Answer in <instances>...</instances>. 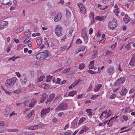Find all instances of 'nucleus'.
<instances>
[{
  "instance_id": "obj_1",
  "label": "nucleus",
  "mask_w": 135,
  "mask_h": 135,
  "mask_svg": "<svg viewBox=\"0 0 135 135\" xmlns=\"http://www.w3.org/2000/svg\"><path fill=\"white\" fill-rule=\"evenodd\" d=\"M18 80L16 77H14L10 79L7 80L5 83L6 86L8 88H11L15 85Z\"/></svg>"
},
{
  "instance_id": "obj_2",
  "label": "nucleus",
  "mask_w": 135,
  "mask_h": 135,
  "mask_svg": "<svg viewBox=\"0 0 135 135\" xmlns=\"http://www.w3.org/2000/svg\"><path fill=\"white\" fill-rule=\"evenodd\" d=\"M49 52L47 50H44L43 52H41L36 55V58L38 59L43 60L49 56Z\"/></svg>"
},
{
  "instance_id": "obj_3",
  "label": "nucleus",
  "mask_w": 135,
  "mask_h": 135,
  "mask_svg": "<svg viewBox=\"0 0 135 135\" xmlns=\"http://www.w3.org/2000/svg\"><path fill=\"white\" fill-rule=\"evenodd\" d=\"M55 27V33L57 36H61L62 35V27L59 25H56Z\"/></svg>"
},
{
  "instance_id": "obj_4",
  "label": "nucleus",
  "mask_w": 135,
  "mask_h": 135,
  "mask_svg": "<svg viewBox=\"0 0 135 135\" xmlns=\"http://www.w3.org/2000/svg\"><path fill=\"white\" fill-rule=\"evenodd\" d=\"M108 26L112 29H115L117 26V22L116 20L114 18L112 21L109 23Z\"/></svg>"
},
{
  "instance_id": "obj_5",
  "label": "nucleus",
  "mask_w": 135,
  "mask_h": 135,
  "mask_svg": "<svg viewBox=\"0 0 135 135\" xmlns=\"http://www.w3.org/2000/svg\"><path fill=\"white\" fill-rule=\"evenodd\" d=\"M68 106V105L66 103H63L59 105L56 108V110L57 111L65 110L67 108Z\"/></svg>"
},
{
  "instance_id": "obj_6",
  "label": "nucleus",
  "mask_w": 135,
  "mask_h": 135,
  "mask_svg": "<svg viewBox=\"0 0 135 135\" xmlns=\"http://www.w3.org/2000/svg\"><path fill=\"white\" fill-rule=\"evenodd\" d=\"M81 35L82 37L83 38L85 44L87 43L88 41V37L87 34L84 28L83 29L81 32Z\"/></svg>"
},
{
  "instance_id": "obj_7",
  "label": "nucleus",
  "mask_w": 135,
  "mask_h": 135,
  "mask_svg": "<svg viewBox=\"0 0 135 135\" xmlns=\"http://www.w3.org/2000/svg\"><path fill=\"white\" fill-rule=\"evenodd\" d=\"M125 81V78H120V79L116 81L115 83V85L116 86H120L124 83Z\"/></svg>"
},
{
  "instance_id": "obj_8",
  "label": "nucleus",
  "mask_w": 135,
  "mask_h": 135,
  "mask_svg": "<svg viewBox=\"0 0 135 135\" xmlns=\"http://www.w3.org/2000/svg\"><path fill=\"white\" fill-rule=\"evenodd\" d=\"M77 5L79 7L80 11L82 13L84 14L86 13V9L82 4L79 3H78Z\"/></svg>"
},
{
  "instance_id": "obj_9",
  "label": "nucleus",
  "mask_w": 135,
  "mask_h": 135,
  "mask_svg": "<svg viewBox=\"0 0 135 135\" xmlns=\"http://www.w3.org/2000/svg\"><path fill=\"white\" fill-rule=\"evenodd\" d=\"M8 22L4 21L2 22L0 24V30H3L7 27L8 26Z\"/></svg>"
},
{
  "instance_id": "obj_10",
  "label": "nucleus",
  "mask_w": 135,
  "mask_h": 135,
  "mask_svg": "<svg viewBox=\"0 0 135 135\" xmlns=\"http://www.w3.org/2000/svg\"><path fill=\"white\" fill-rule=\"evenodd\" d=\"M127 92V89L124 87H123L120 92V95L125 96Z\"/></svg>"
},
{
  "instance_id": "obj_11",
  "label": "nucleus",
  "mask_w": 135,
  "mask_h": 135,
  "mask_svg": "<svg viewBox=\"0 0 135 135\" xmlns=\"http://www.w3.org/2000/svg\"><path fill=\"white\" fill-rule=\"evenodd\" d=\"M107 72L110 75H112L114 72V68L113 66H109L107 69Z\"/></svg>"
},
{
  "instance_id": "obj_12",
  "label": "nucleus",
  "mask_w": 135,
  "mask_h": 135,
  "mask_svg": "<svg viewBox=\"0 0 135 135\" xmlns=\"http://www.w3.org/2000/svg\"><path fill=\"white\" fill-rule=\"evenodd\" d=\"M123 21L126 23H128L130 21L131 18L128 17V15L126 14L123 19Z\"/></svg>"
},
{
  "instance_id": "obj_13",
  "label": "nucleus",
  "mask_w": 135,
  "mask_h": 135,
  "mask_svg": "<svg viewBox=\"0 0 135 135\" xmlns=\"http://www.w3.org/2000/svg\"><path fill=\"white\" fill-rule=\"evenodd\" d=\"M62 17V15L61 13H59L56 16L54 19V21L55 22H57L61 20Z\"/></svg>"
},
{
  "instance_id": "obj_14",
  "label": "nucleus",
  "mask_w": 135,
  "mask_h": 135,
  "mask_svg": "<svg viewBox=\"0 0 135 135\" xmlns=\"http://www.w3.org/2000/svg\"><path fill=\"white\" fill-rule=\"evenodd\" d=\"M50 111V109L47 108V109H43L41 111V116L43 117L44 115L49 113Z\"/></svg>"
},
{
  "instance_id": "obj_15",
  "label": "nucleus",
  "mask_w": 135,
  "mask_h": 135,
  "mask_svg": "<svg viewBox=\"0 0 135 135\" xmlns=\"http://www.w3.org/2000/svg\"><path fill=\"white\" fill-rule=\"evenodd\" d=\"M129 64L131 65H135V54L133 55Z\"/></svg>"
},
{
  "instance_id": "obj_16",
  "label": "nucleus",
  "mask_w": 135,
  "mask_h": 135,
  "mask_svg": "<svg viewBox=\"0 0 135 135\" xmlns=\"http://www.w3.org/2000/svg\"><path fill=\"white\" fill-rule=\"evenodd\" d=\"M55 97V95L54 94H51L49 96V99L47 100L46 103L49 104V102H50L53 100Z\"/></svg>"
},
{
  "instance_id": "obj_17",
  "label": "nucleus",
  "mask_w": 135,
  "mask_h": 135,
  "mask_svg": "<svg viewBox=\"0 0 135 135\" xmlns=\"http://www.w3.org/2000/svg\"><path fill=\"white\" fill-rule=\"evenodd\" d=\"M77 93V91H71L69 92L68 95H65L64 97H68V96L70 97H73Z\"/></svg>"
},
{
  "instance_id": "obj_18",
  "label": "nucleus",
  "mask_w": 135,
  "mask_h": 135,
  "mask_svg": "<svg viewBox=\"0 0 135 135\" xmlns=\"http://www.w3.org/2000/svg\"><path fill=\"white\" fill-rule=\"evenodd\" d=\"M47 95L45 93H44L42 95L41 98V103H43L44 102L46 98L47 97Z\"/></svg>"
},
{
  "instance_id": "obj_19",
  "label": "nucleus",
  "mask_w": 135,
  "mask_h": 135,
  "mask_svg": "<svg viewBox=\"0 0 135 135\" xmlns=\"http://www.w3.org/2000/svg\"><path fill=\"white\" fill-rule=\"evenodd\" d=\"M89 129V128L88 127L85 126H84L79 132V134H82L84 132H85L88 130Z\"/></svg>"
},
{
  "instance_id": "obj_20",
  "label": "nucleus",
  "mask_w": 135,
  "mask_h": 135,
  "mask_svg": "<svg viewBox=\"0 0 135 135\" xmlns=\"http://www.w3.org/2000/svg\"><path fill=\"white\" fill-rule=\"evenodd\" d=\"M78 122L76 120H74L71 123V127L73 128H76L78 126Z\"/></svg>"
},
{
  "instance_id": "obj_21",
  "label": "nucleus",
  "mask_w": 135,
  "mask_h": 135,
  "mask_svg": "<svg viewBox=\"0 0 135 135\" xmlns=\"http://www.w3.org/2000/svg\"><path fill=\"white\" fill-rule=\"evenodd\" d=\"M20 81L23 84H25L27 81V80L26 78L23 76V77H22L20 79Z\"/></svg>"
},
{
  "instance_id": "obj_22",
  "label": "nucleus",
  "mask_w": 135,
  "mask_h": 135,
  "mask_svg": "<svg viewBox=\"0 0 135 135\" xmlns=\"http://www.w3.org/2000/svg\"><path fill=\"white\" fill-rule=\"evenodd\" d=\"M102 87V85L101 84H97L96 85L94 88V90L96 92H97Z\"/></svg>"
},
{
  "instance_id": "obj_23",
  "label": "nucleus",
  "mask_w": 135,
  "mask_h": 135,
  "mask_svg": "<svg viewBox=\"0 0 135 135\" xmlns=\"http://www.w3.org/2000/svg\"><path fill=\"white\" fill-rule=\"evenodd\" d=\"M74 29L73 27H71L68 28V31L69 33L68 35V36L69 37L71 36L72 35V32Z\"/></svg>"
},
{
  "instance_id": "obj_24",
  "label": "nucleus",
  "mask_w": 135,
  "mask_h": 135,
  "mask_svg": "<svg viewBox=\"0 0 135 135\" xmlns=\"http://www.w3.org/2000/svg\"><path fill=\"white\" fill-rule=\"evenodd\" d=\"M105 17L103 16L102 17L98 16L95 17V19L96 20H98L99 21L101 22L104 21V20Z\"/></svg>"
},
{
  "instance_id": "obj_25",
  "label": "nucleus",
  "mask_w": 135,
  "mask_h": 135,
  "mask_svg": "<svg viewBox=\"0 0 135 135\" xmlns=\"http://www.w3.org/2000/svg\"><path fill=\"white\" fill-rule=\"evenodd\" d=\"M23 28L22 26H19L16 30V32L17 33H20L23 31Z\"/></svg>"
},
{
  "instance_id": "obj_26",
  "label": "nucleus",
  "mask_w": 135,
  "mask_h": 135,
  "mask_svg": "<svg viewBox=\"0 0 135 135\" xmlns=\"http://www.w3.org/2000/svg\"><path fill=\"white\" fill-rule=\"evenodd\" d=\"M85 112L87 113L88 115L89 116H91L93 115L92 110L91 109H87L86 110Z\"/></svg>"
},
{
  "instance_id": "obj_27",
  "label": "nucleus",
  "mask_w": 135,
  "mask_h": 135,
  "mask_svg": "<svg viewBox=\"0 0 135 135\" xmlns=\"http://www.w3.org/2000/svg\"><path fill=\"white\" fill-rule=\"evenodd\" d=\"M107 111V110H105L103 111L100 117V118L103 119L106 116Z\"/></svg>"
},
{
  "instance_id": "obj_28",
  "label": "nucleus",
  "mask_w": 135,
  "mask_h": 135,
  "mask_svg": "<svg viewBox=\"0 0 135 135\" xmlns=\"http://www.w3.org/2000/svg\"><path fill=\"white\" fill-rule=\"evenodd\" d=\"M102 37L103 38L101 39L99 41V44H100V43H101L102 44H103L104 43L105 40L106 39L105 38H104L105 37V36L104 34H102Z\"/></svg>"
},
{
  "instance_id": "obj_29",
  "label": "nucleus",
  "mask_w": 135,
  "mask_h": 135,
  "mask_svg": "<svg viewBox=\"0 0 135 135\" xmlns=\"http://www.w3.org/2000/svg\"><path fill=\"white\" fill-rule=\"evenodd\" d=\"M25 35L27 37H30L31 36V32L30 30H26L25 32Z\"/></svg>"
},
{
  "instance_id": "obj_30",
  "label": "nucleus",
  "mask_w": 135,
  "mask_h": 135,
  "mask_svg": "<svg viewBox=\"0 0 135 135\" xmlns=\"http://www.w3.org/2000/svg\"><path fill=\"white\" fill-rule=\"evenodd\" d=\"M36 103V101L34 99H32L31 100V103L29 106V107H32Z\"/></svg>"
},
{
  "instance_id": "obj_31",
  "label": "nucleus",
  "mask_w": 135,
  "mask_h": 135,
  "mask_svg": "<svg viewBox=\"0 0 135 135\" xmlns=\"http://www.w3.org/2000/svg\"><path fill=\"white\" fill-rule=\"evenodd\" d=\"M86 120V118L84 117L81 118L80 119L78 122L79 125H80L83 122Z\"/></svg>"
},
{
  "instance_id": "obj_32",
  "label": "nucleus",
  "mask_w": 135,
  "mask_h": 135,
  "mask_svg": "<svg viewBox=\"0 0 135 135\" xmlns=\"http://www.w3.org/2000/svg\"><path fill=\"white\" fill-rule=\"evenodd\" d=\"M122 118H123V119L125 121H127L128 119V116L125 115H123L122 116L121 118V119H120V120L122 122H124V121H123V120H122L121 119Z\"/></svg>"
},
{
  "instance_id": "obj_33",
  "label": "nucleus",
  "mask_w": 135,
  "mask_h": 135,
  "mask_svg": "<svg viewBox=\"0 0 135 135\" xmlns=\"http://www.w3.org/2000/svg\"><path fill=\"white\" fill-rule=\"evenodd\" d=\"M38 125H37L36 126H34L29 127L28 128V129L31 130H34L37 129L38 128Z\"/></svg>"
},
{
  "instance_id": "obj_34",
  "label": "nucleus",
  "mask_w": 135,
  "mask_h": 135,
  "mask_svg": "<svg viewBox=\"0 0 135 135\" xmlns=\"http://www.w3.org/2000/svg\"><path fill=\"white\" fill-rule=\"evenodd\" d=\"M53 76L50 75L48 76H47V79H46V81L47 82H50L52 79Z\"/></svg>"
},
{
  "instance_id": "obj_35",
  "label": "nucleus",
  "mask_w": 135,
  "mask_h": 135,
  "mask_svg": "<svg viewBox=\"0 0 135 135\" xmlns=\"http://www.w3.org/2000/svg\"><path fill=\"white\" fill-rule=\"evenodd\" d=\"M10 112V109H7L6 110V112L4 113V115L6 117L8 116Z\"/></svg>"
},
{
  "instance_id": "obj_36",
  "label": "nucleus",
  "mask_w": 135,
  "mask_h": 135,
  "mask_svg": "<svg viewBox=\"0 0 135 135\" xmlns=\"http://www.w3.org/2000/svg\"><path fill=\"white\" fill-rule=\"evenodd\" d=\"M66 12V15L67 17H69L70 16L71 12L68 8L65 9Z\"/></svg>"
},
{
  "instance_id": "obj_37",
  "label": "nucleus",
  "mask_w": 135,
  "mask_h": 135,
  "mask_svg": "<svg viewBox=\"0 0 135 135\" xmlns=\"http://www.w3.org/2000/svg\"><path fill=\"white\" fill-rule=\"evenodd\" d=\"M85 65L84 63H81L79 64V68L80 70H82L84 69L85 67Z\"/></svg>"
},
{
  "instance_id": "obj_38",
  "label": "nucleus",
  "mask_w": 135,
  "mask_h": 135,
  "mask_svg": "<svg viewBox=\"0 0 135 135\" xmlns=\"http://www.w3.org/2000/svg\"><path fill=\"white\" fill-rule=\"evenodd\" d=\"M71 68H69L64 69L63 71L62 72L64 73H68L70 69Z\"/></svg>"
},
{
  "instance_id": "obj_39",
  "label": "nucleus",
  "mask_w": 135,
  "mask_h": 135,
  "mask_svg": "<svg viewBox=\"0 0 135 135\" xmlns=\"http://www.w3.org/2000/svg\"><path fill=\"white\" fill-rule=\"evenodd\" d=\"M107 114L108 115V116L106 118H108L110 116L112 115V112L110 109H109Z\"/></svg>"
},
{
  "instance_id": "obj_40",
  "label": "nucleus",
  "mask_w": 135,
  "mask_h": 135,
  "mask_svg": "<svg viewBox=\"0 0 135 135\" xmlns=\"http://www.w3.org/2000/svg\"><path fill=\"white\" fill-rule=\"evenodd\" d=\"M88 72L89 73H91L92 74H96L98 73H100L99 71H94L91 70H88Z\"/></svg>"
},
{
  "instance_id": "obj_41",
  "label": "nucleus",
  "mask_w": 135,
  "mask_h": 135,
  "mask_svg": "<svg viewBox=\"0 0 135 135\" xmlns=\"http://www.w3.org/2000/svg\"><path fill=\"white\" fill-rule=\"evenodd\" d=\"M34 113L33 110H31L30 112L29 113L28 115L26 116V118H30L31 116Z\"/></svg>"
},
{
  "instance_id": "obj_42",
  "label": "nucleus",
  "mask_w": 135,
  "mask_h": 135,
  "mask_svg": "<svg viewBox=\"0 0 135 135\" xmlns=\"http://www.w3.org/2000/svg\"><path fill=\"white\" fill-rule=\"evenodd\" d=\"M36 42L38 45H40L42 43V40L41 38L38 39L36 40Z\"/></svg>"
},
{
  "instance_id": "obj_43",
  "label": "nucleus",
  "mask_w": 135,
  "mask_h": 135,
  "mask_svg": "<svg viewBox=\"0 0 135 135\" xmlns=\"http://www.w3.org/2000/svg\"><path fill=\"white\" fill-rule=\"evenodd\" d=\"M118 9H115L113 11V12H114L115 14L117 16H118V14L119 12Z\"/></svg>"
},
{
  "instance_id": "obj_44",
  "label": "nucleus",
  "mask_w": 135,
  "mask_h": 135,
  "mask_svg": "<svg viewBox=\"0 0 135 135\" xmlns=\"http://www.w3.org/2000/svg\"><path fill=\"white\" fill-rule=\"evenodd\" d=\"M85 48L86 47L84 46H82L80 48V50H78V52L84 51L85 50Z\"/></svg>"
},
{
  "instance_id": "obj_45",
  "label": "nucleus",
  "mask_w": 135,
  "mask_h": 135,
  "mask_svg": "<svg viewBox=\"0 0 135 135\" xmlns=\"http://www.w3.org/2000/svg\"><path fill=\"white\" fill-rule=\"evenodd\" d=\"M89 17L90 18H91L93 20H94V13L93 12H91L90 13V15Z\"/></svg>"
},
{
  "instance_id": "obj_46",
  "label": "nucleus",
  "mask_w": 135,
  "mask_h": 135,
  "mask_svg": "<svg viewBox=\"0 0 135 135\" xmlns=\"http://www.w3.org/2000/svg\"><path fill=\"white\" fill-rule=\"evenodd\" d=\"M45 78V76H40L38 80V82H40L43 80V79Z\"/></svg>"
},
{
  "instance_id": "obj_47",
  "label": "nucleus",
  "mask_w": 135,
  "mask_h": 135,
  "mask_svg": "<svg viewBox=\"0 0 135 135\" xmlns=\"http://www.w3.org/2000/svg\"><path fill=\"white\" fill-rule=\"evenodd\" d=\"M7 131L9 132H17L18 130L16 129H7Z\"/></svg>"
},
{
  "instance_id": "obj_48",
  "label": "nucleus",
  "mask_w": 135,
  "mask_h": 135,
  "mask_svg": "<svg viewBox=\"0 0 135 135\" xmlns=\"http://www.w3.org/2000/svg\"><path fill=\"white\" fill-rule=\"evenodd\" d=\"M67 48V46H65L63 47H61L60 49L62 51H64L65 50H66Z\"/></svg>"
},
{
  "instance_id": "obj_49",
  "label": "nucleus",
  "mask_w": 135,
  "mask_h": 135,
  "mask_svg": "<svg viewBox=\"0 0 135 135\" xmlns=\"http://www.w3.org/2000/svg\"><path fill=\"white\" fill-rule=\"evenodd\" d=\"M40 33H33L32 34V36L34 37H36L37 36H40Z\"/></svg>"
},
{
  "instance_id": "obj_50",
  "label": "nucleus",
  "mask_w": 135,
  "mask_h": 135,
  "mask_svg": "<svg viewBox=\"0 0 135 135\" xmlns=\"http://www.w3.org/2000/svg\"><path fill=\"white\" fill-rule=\"evenodd\" d=\"M116 95L115 94L111 95L110 97V99H114L116 97Z\"/></svg>"
},
{
  "instance_id": "obj_51",
  "label": "nucleus",
  "mask_w": 135,
  "mask_h": 135,
  "mask_svg": "<svg viewBox=\"0 0 135 135\" xmlns=\"http://www.w3.org/2000/svg\"><path fill=\"white\" fill-rule=\"evenodd\" d=\"M82 43L81 40L79 38L76 41L75 43L76 44H80Z\"/></svg>"
},
{
  "instance_id": "obj_52",
  "label": "nucleus",
  "mask_w": 135,
  "mask_h": 135,
  "mask_svg": "<svg viewBox=\"0 0 135 135\" xmlns=\"http://www.w3.org/2000/svg\"><path fill=\"white\" fill-rule=\"evenodd\" d=\"M17 58L18 57L16 58L15 56H13L12 57L9 58L8 59V60H12L13 61H15V59Z\"/></svg>"
},
{
  "instance_id": "obj_53",
  "label": "nucleus",
  "mask_w": 135,
  "mask_h": 135,
  "mask_svg": "<svg viewBox=\"0 0 135 135\" xmlns=\"http://www.w3.org/2000/svg\"><path fill=\"white\" fill-rule=\"evenodd\" d=\"M71 59H68L67 61V65H69L71 63Z\"/></svg>"
},
{
  "instance_id": "obj_54",
  "label": "nucleus",
  "mask_w": 135,
  "mask_h": 135,
  "mask_svg": "<svg viewBox=\"0 0 135 135\" xmlns=\"http://www.w3.org/2000/svg\"><path fill=\"white\" fill-rule=\"evenodd\" d=\"M112 52L110 51H108L106 53V54L107 55L110 56L112 54Z\"/></svg>"
},
{
  "instance_id": "obj_55",
  "label": "nucleus",
  "mask_w": 135,
  "mask_h": 135,
  "mask_svg": "<svg viewBox=\"0 0 135 135\" xmlns=\"http://www.w3.org/2000/svg\"><path fill=\"white\" fill-rule=\"evenodd\" d=\"M102 6V5H100V4H98V8H99L100 9H103L104 10L106 9V8H104L103 7H101Z\"/></svg>"
},
{
  "instance_id": "obj_56",
  "label": "nucleus",
  "mask_w": 135,
  "mask_h": 135,
  "mask_svg": "<svg viewBox=\"0 0 135 135\" xmlns=\"http://www.w3.org/2000/svg\"><path fill=\"white\" fill-rule=\"evenodd\" d=\"M61 81V79L59 78L57 79V80L56 81L55 83L57 84H59Z\"/></svg>"
},
{
  "instance_id": "obj_57",
  "label": "nucleus",
  "mask_w": 135,
  "mask_h": 135,
  "mask_svg": "<svg viewBox=\"0 0 135 135\" xmlns=\"http://www.w3.org/2000/svg\"><path fill=\"white\" fill-rule=\"evenodd\" d=\"M94 54L93 55V56H94L95 57H96L97 56V55L98 52L97 51H95L94 52Z\"/></svg>"
},
{
  "instance_id": "obj_58",
  "label": "nucleus",
  "mask_w": 135,
  "mask_h": 135,
  "mask_svg": "<svg viewBox=\"0 0 135 135\" xmlns=\"http://www.w3.org/2000/svg\"><path fill=\"white\" fill-rule=\"evenodd\" d=\"M93 30L92 28H90L89 30V33L90 35L93 32Z\"/></svg>"
},
{
  "instance_id": "obj_59",
  "label": "nucleus",
  "mask_w": 135,
  "mask_h": 135,
  "mask_svg": "<svg viewBox=\"0 0 135 135\" xmlns=\"http://www.w3.org/2000/svg\"><path fill=\"white\" fill-rule=\"evenodd\" d=\"M79 82L77 81H75L74 83H73L72 84L73 85V86H76V85H77L79 83Z\"/></svg>"
},
{
  "instance_id": "obj_60",
  "label": "nucleus",
  "mask_w": 135,
  "mask_h": 135,
  "mask_svg": "<svg viewBox=\"0 0 135 135\" xmlns=\"http://www.w3.org/2000/svg\"><path fill=\"white\" fill-rule=\"evenodd\" d=\"M46 5L49 8H51L52 6L51 3L49 2Z\"/></svg>"
},
{
  "instance_id": "obj_61",
  "label": "nucleus",
  "mask_w": 135,
  "mask_h": 135,
  "mask_svg": "<svg viewBox=\"0 0 135 135\" xmlns=\"http://www.w3.org/2000/svg\"><path fill=\"white\" fill-rule=\"evenodd\" d=\"M11 47L9 46L6 49V51L7 53H8L10 50Z\"/></svg>"
},
{
  "instance_id": "obj_62",
  "label": "nucleus",
  "mask_w": 135,
  "mask_h": 135,
  "mask_svg": "<svg viewBox=\"0 0 135 135\" xmlns=\"http://www.w3.org/2000/svg\"><path fill=\"white\" fill-rule=\"evenodd\" d=\"M16 75L17 76V77L20 78L21 77V74L18 72H17L15 73Z\"/></svg>"
},
{
  "instance_id": "obj_63",
  "label": "nucleus",
  "mask_w": 135,
  "mask_h": 135,
  "mask_svg": "<svg viewBox=\"0 0 135 135\" xmlns=\"http://www.w3.org/2000/svg\"><path fill=\"white\" fill-rule=\"evenodd\" d=\"M89 69H93L94 67V65H89Z\"/></svg>"
},
{
  "instance_id": "obj_64",
  "label": "nucleus",
  "mask_w": 135,
  "mask_h": 135,
  "mask_svg": "<svg viewBox=\"0 0 135 135\" xmlns=\"http://www.w3.org/2000/svg\"><path fill=\"white\" fill-rule=\"evenodd\" d=\"M21 90L20 89H17L15 90L14 92L16 93H18L20 92Z\"/></svg>"
}]
</instances>
